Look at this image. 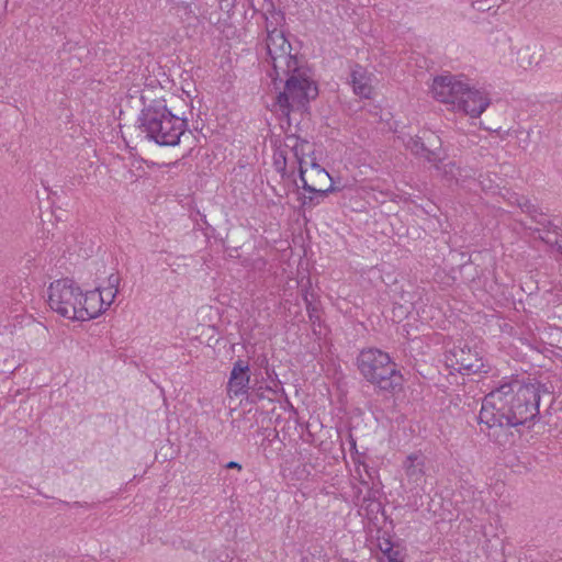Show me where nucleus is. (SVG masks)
<instances>
[{
	"instance_id": "1",
	"label": "nucleus",
	"mask_w": 562,
	"mask_h": 562,
	"mask_svg": "<svg viewBox=\"0 0 562 562\" xmlns=\"http://www.w3.org/2000/svg\"><path fill=\"white\" fill-rule=\"evenodd\" d=\"M547 392L540 382L525 383L517 378H504L485 395L479 423L493 427H517L533 422L539 415L541 393Z\"/></svg>"
},
{
	"instance_id": "2",
	"label": "nucleus",
	"mask_w": 562,
	"mask_h": 562,
	"mask_svg": "<svg viewBox=\"0 0 562 562\" xmlns=\"http://www.w3.org/2000/svg\"><path fill=\"white\" fill-rule=\"evenodd\" d=\"M139 130L159 146H177L188 130V120L173 113L164 99L151 100L140 111Z\"/></svg>"
},
{
	"instance_id": "3",
	"label": "nucleus",
	"mask_w": 562,
	"mask_h": 562,
	"mask_svg": "<svg viewBox=\"0 0 562 562\" xmlns=\"http://www.w3.org/2000/svg\"><path fill=\"white\" fill-rule=\"evenodd\" d=\"M271 78L274 85L278 80L284 82L283 90L279 91L273 104L274 110L282 116L289 117L293 111H304L310 101L318 95L317 86L310 76V70L300 64L289 68V71H282L281 78Z\"/></svg>"
},
{
	"instance_id": "4",
	"label": "nucleus",
	"mask_w": 562,
	"mask_h": 562,
	"mask_svg": "<svg viewBox=\"0 0 562 562\" xmlns=\"http://www.w3.org/2000/svg\"><path fill=\"white\" fill-rule=\"evenodd\" d=\"M311 151L312 146L307 140L302 139L294 134L286 135L283 143L273 154V167L276 171L280 173L281 178L284 179L293 176L297 166L302 188L306 192H314L321 195H324L327 192H334L335 188L333 184H330L327 190H322L321 188H317L316 183H310L306 179L307 168H305V157Z\"/></svg>"
},
{
	"instance_id": "5",
	"label": "nucleus",
	"mask_w": 562,
	"mask_h": 562,
	"mask_svg": "<svg viewBox=\"0 0 562 562\" xmlns=\"http://www.w3.org/2000/svg\"><path fill=\"white\" fill-rule=\"evenodd\" d=\"M357 366L363 378L381 390L394 391L401 385L402 375L389 353L368 348L361 350L357 358Z\"/></svg>"
},
{
	"instance_id": "6",
	"label": "nucleus",
	"mask_w": 562,
	"mask_h": 562,
	"mask_svg": "<svg viewBox=\"0 0 562 562\" xmlns=\"http://www.w3.org/2000/svg\"><path fill=\"white\" fill-rule=\"evenodd\" d=\"M47 293V302L52 311L67 319L78 321L82 290L74 280L68 278L55 280L49 284Z\"/></svg>"
},
{
	"instance_id": "7",
	"label": "nucleus",
	"mask_w": 562,
	"mask_h": 562,
	"mask_svg": "<svg viewBox=\"0 0 562 562\" xmlns=\"http://www.w3.org/2000/svg\"><path fill=\"white\" fill-rule=\"evenodd\" d=\"M266 47L269 61L272 65L270 77L281 78L282 71H289V68L300 64L296 56L291 53L292 47L282 30L271 27V22L267 20Z\"/></svg>"
},
{
	"instance_id": "8",
	"label": "nucleus",
	"mask_w": 562,
	"mask_h": 562,
	"mask_svg": "<svg viewBox=\"0 0 562 562\" xmlns=\"http://www.w3.org/2000/svg\"><path fill=\"white\" fill-rule=\"evenodd\" d=\"M468 83L458 79L452 75L438 76L434 79L431 86L432 97L449 106L450 110L457 111V103L464 98V90Z\"/></svg>"
},
{
	"instance_id": "9",
	"label": "nucleus",
	"mask_w": 562,
	"mask_h": 562,
	"mask_svg": "<svg viewBox=\"0 0 562 562\" xmlns=\"http://www.w3.org/2000/svg\"><path fill=\"white\" fill-rule=\"evenodd\" d=\"M446 362L450 369L461 374L486 372L479 352L467 346H454L450 349L446 355Z\"/></svg>"
},
{
	"instance_id": "10",
	"label": "nucleus",
	"mask_w": 562,
	"mask_h": 562,
	"mask_svg": "<svg viewBox=\"0 0 562 562\" xmlns=\"http://www.w3.org/2000/svg\"><path fill=\"white\" fill-rule=\"evenodd\" d=\"M491 103L488 93L479 89H472L467 86L464 90V98L461 99L460 103H457V111H461L464 114L476 119L487 109Z\"/></svg>"
},
{
	"instance_id": "11",
	"label": "nucleus",
	"mask_w": 562,
	"mask_h": 562,
	"mask_svg": "<svg viewBox=\"0 0 562 562\" xmlns=\"http://www.w3.org/2000/svg\"><path fill=\"white\" fill-rule=\"evenodd\" d=\"M250 382L249 364L238 359L231 371V376L227 384L229 394L234 396H240L248 393Z\"/></svg>"
},
{
	"instance_id": "12",
	"label": "nucleus",
	"mask_w": 562,
	"mask_h": 562,
	"mask_svg": "<svg viewBox=\"0 0 562 562\" xmlns=\"http://www.w3.org/2000/svg\"><path fill=\"white\" fill-rule=\"evenodd\" d=\"M403 469L408 482L420 486L426 476V457L422 452L408 454L403 461Z\"/></svg>"
},
{
	"instance_id": "13",
	"label": "nucleus",
	"mask_w": 562,
	"mask_h": 562,
	"mask_svg": "<svg viewBox=\"0 0 562 562\" xmlns=\"http://www.w3.org/2000/svg\"><path fill=\"white\" fill-rule=\"evenodd\" d=\"M104 304L102 303L101 294L95 291L82 292V300H80L78 322H85L98 317L103 313Z\"/></svg>"
},
{
	"instance_id": "14",
	"label": "nucleus",
	"mask_w": 562,
	"mask_h": 562,
	"mask_svg": "<svg viewBox=\"0 0 562 562\" xmlns=\"http://www.w3.org/2000/svg\"><path fill=\"white\" fill-rule=\"evenodd\" d=\"M360 484L367 488V494L361 497L362 490L359 488L357 493V502L361 509H364L367 514L378 513L381 509V502L379 501V490L373 488L369 483L361 479Z\"/></svg>"
},
{
	"instance_id": "15",
	"label": "nucleus",
	"mask_w": 562,
	"mask_h": 562,
	"mask_svg": "<svg viewBox=\"0 0 562 562\" xmlns=\"http://www.w3.org/2000/svg\"><path fill=\"white\" fill-rule=\"evenodd\" d=\"M405 146L412 154L424 157L427 161L434 164L436 169H439L438 162H441V158L435 150L428 149L420 137L411 136L405 143Z\"/></svg>"
},
{
	"instance_id": "16",
	"label": "nucleus",
	"mask_w": 562,
	"mask_h": 562,
	"mask_svg": "<svg viewBox=\"0 0 562 562\" xmlns=\"http://www.w3.org/2000/svg\"><path fill=\"white\" fill-rule=\"evenodd\" d=\"M351 82L356 94L369 98L372 92L370 77L361 66H356L351 71Z\"/></svg>"
},
{
	"instance_id": "17",
	"label": "nucleus",
	"mask_w": 562,
	"mask_h": 562,
	"mask_svg": "<svg viewBox=\"0 0 562 562\" xmlns=\"http://www.w3.org/2000/svg\"><path fill=\"white\" fill-rule=\"evenodd\" d=\"M306 179L322 190H327L328 188L324 189V186L331 180L329 173L314 160L311 162L310 171L307 170Z\"/></svg>"
},
{
	"instance_id": "18",
	"label": "nucleus",
	"mask_w": 562,
	"mask_h": 562,
	"mask_svg": "<svg viewBox=\"0 0 562 562\" xmlns=\"http://www.w3.org/2000/svg\"><path fill=\"white\" fill-rule=\"evenodd\" d=\"M516 63L517 66L524 70H527L531 68L533 65L538 64L535 57V53L531 52V48L529 46L521 47L517 52Z\"/></svg>"
},
{
	"instance_id": "19",
	"label": "nucleus",
	"mask_w": 562,
	"mask_h": 562,
	"mask_svg": "<svg viewBox=\"0 0 562 562\" xmlns=\"http://www.w3.org/2000/svg\"><path fill=\"white\" fill-rule=\"evenodd\" d=\"M519 206L541 226L547 227L550 224V221L543 214L538 213L537 207L529 200H524L522 203H519Z\"/></svg>"
},
{
	"instance_id": "20",
	"label": "nucleus",
	"mask_w": 562,
	"mask_h": 562,
	"mask_svg": "<svg viewBox=\"0 0 562 562\" xmlns=\"http://www.w3.org/2000/svg\"><path fill=\"white\" fill-rule=\"evenodd\" d=\"M95 291H98L101 294L102 303L104 304V310L106 311L108 307L114 302L117 292L106 289L104 286L97 288Z\"/></svg>"
},
{
	"instance_id": "21",
	"label": "nucleus",
	"mask_w": 562,
	"mask_h": 562,
	"mask_svg": "<svg viewBox=\"0 0 562 562\" xmlns=\"http://www.w3.org/2000/svg\"><path fill=\"white\" fill-rule=\"evenodd\" d=\"M303 299H304V302L306 304V311H307V314H308V317L311 319V322L313 324H315V322L319 318L318 315H317V307L315 305L312 304V302L308 300L307 297V292L303 295Z\"/></svg>"
},
{
	"instance_id": "22",
	"label": "nucleus",
	"mask_w": 562,
	"mask_h": 562,
	"mask_svg": "<svg viewBox=\"0 0 562 562\" xmlns=\"http://www.w3.org/2000/svg\"><path fill=\"white\" fill-rule=\"evenodd\" d=\"M121 277L117 273H111L106 279V285L104 288L113 290L119 293Z\"/></svg>"
},
{
	"instance_id": "23",
	"label": "nucleus",
	"mask_w": 562,
	"mask_h": 562,
	"mask_svg": "<svg viewBox=\"0 0 562 562\" xmlns=\"http://www.w3.org/2000/svg\"><path fill=\"white\" fill-rule=\"evenodd\" d=\"M310 193H311L312 195H310V196H305V198H304V200H303V202H302V204H303V205H307V206H315V205L319 204L321 199H324L325 196H327V194H328L329 192H327V193H326V194H324V195H321V194H318V193H314V192H310Z\"/></svg>"
},
{
	"instance_id": "24",
	"label": "nucleus",
	"mask_w": 562,
	"mask_h": 562,
	"mask_svg": "<svg viewBox=\"0 0 562 562\" xmlns=\"http://www.w3.org/2000/svg\"><path fill=\"white\" fill-rule=\"evenodd\" d=\"M381 550L387 555L389 562H401L397 559V552L393 551L391 543L387 542L386 548L384 549L381 547Z\"/></svg>"
},
{
	"instance_id": "25",
	"label": "nucleus",
	"mask_w": 562,
	"mask_h": 562,
	"mask_svg": "<svg viewBox=\"0 0 562 562\" xmlns=\"http://www.w3.org/2000/svg\"><path fill=\"white\" fill-rule=\"evenodd\" d=\"M438 166H439L438 170H442V172L446 176L454 177V170L457 169L454 162L445 164L442 167L438 164Z\"/></svg>"
},
{
	"instance_id": "26",
	"label": "nucleus",
	"mask_w": 562,
	"mask_h": 562,
	"mask_svg": "<svg viewBox=\"0 0 562 562\" xmlns=\"http://www.w3.org/2000/svg\"><path fill=\"white\" fill-rule=\"evenodd\" d=\"M225 468L226 469H236V470L240 471L241 464H239L238 462H235V461H229L228 463H226Z\"/></svg>"
},
{
	"instance_id": "27",
	"label": "nucleus",
	"mask_w": 562,
	"mask_h": 562,
	"mask_svg": "<svg viewBox=\"0 0 562 562\" xmlns=\"http://www.w3.org/2000/svg\"><path fill=\"white\" fill-rule=\"evenodd\" d=\"M348 438H349L350 449L357 453L356 439L353 438V436L351 434H349Z\"/></svg>"
}]
</instances>
